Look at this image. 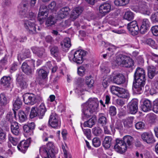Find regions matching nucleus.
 Returning <instances> with one entry per match:
<instances>
[{
    "instance_id": "obj_1",
    "label": "nucleus",
    "mask_w": 158,
    "mask_h": 158,
    "mask_svg": "<svg viewBox=\"0 0 158 158\" xmlns=\"http://www.w3.org/2000/svg\"><path fill=\"white\" fill-rule=\"evenodd\" d=\"M99 101L96 98H90L88 101L83 105L82 112L83 118H88L98 109Z\"/></svg>"
},
{
    "instance_id": "obj_2",
    "label": "nucleus",
    "mask_w": 158,
    "mask_h": 158,
    "mask_svg": "<svg viewBox=\"0 0 158 158\" xmlns=\"http://www.w3.org/2000/svg\"><path fill=\"white\" fill-rule=\"evenodd\" d=\"M134 78L135 82L134 84V88L140 94L144 89L146 80L145 70L142 68H137L134 73Z\"/></svg>"
},
{
    "instance_id": "obj_3",
    "label": "nucleus",
    "mask_w": 158,
    "mask_h": 158,
    "mask_svg": "<svg viewBox=\"0 0 158 158\" xmlns=\"http://www.w3.org/2000/svg\"><path fill=\"white\" fill-rule=\"evenodd\" d=\"M40 153L43 158H55V152L53 143L49 142L46 146L41 147Z\"/></svg>"
},
{
    "instance_id": "obj_4",
    "label": "nucleus",
    "mask_w": 158,
    "mask_h": 158,
    "mask_svg": "<svg viewBox=\"0 0 158 158\" xmlns=\"http://www.w3.org/2000/svg\"><path fill=\"white\" fill-rule=\"evenodd\" d=\"M28 3L27 2H22L19 7V14L25 18H27L30 20L35 19L36 15L32 12L28 11Z\"/></svg>"
},
{
    "instance_id": "obj_5",
    "label": "nucleus",
    "mask_w": 158,
    "mask_h": 158,
    "mask_svg": "<svg viewBox=\"0 0 158 158\" xmlns=\"http://www.w3.org/2000/svg\"><path fill=\"white\" fill-rule=\"evenodd\" d=\"M115 61L118 65L127 68H130L134 64L133 60L131 58L122 54L116 56Z\"/></svg>"
},
{
    "instance_id": "obj_6",
    "label": "nucleus",
    "mask_w": 158,
    "mask_h": 158,
    "mask_svg": "<svg viewBox=\"0 0 158 158\" xmlns=\"http://www.w3.org/2000/svg\"><path fill=\"white\" fill-rule=\"evenodd\" d=\"M86 52L83 50L80 49L75 51L73 55L70 54L69 56V60L73 61L77 64H81L83 62V57L85 56Z\"/></svg>"
},
{
    "instance_id": "obj_7",
    "label": "nucleus",
    "mask_w": 158,
    "mask_h": 158,
    "mask_svg": "<svg viewBox=\"0 0 158 158\" xmlns=\"http://www.w3.org/2000/svg\"><path fill=\"white\" fill-rule=\"evenodd\" d=\"M48 124L49 126L54 128L57 129L60 127V122L56 114L51 113L49 118Z\"/></svg>"
},
{
    "instance_id": "obj_8",
    "label": "nucleus",
    "mask_w": 158,
    "mask_h": 158,
    "mask_svg": "<svg viewBox=\"0 0 158 158\" xmlns=\"http://www.w3.org/2000/svg\"><path fill=\"white\" fill-rule=\"evenodd\" d=\"M127 144L123 140L117 139L114 146L115 150L120 153L125 152L127 148Z\"/></svg>"
},
{
    "instance_id": "obj_9",
    "label": "nucleus",
    "mask_w": 158,
    "mask_h": 158,
    "mask_svg": "<svg viewBox=\"0 0 158 158\" xmlns=\"http://www.w3.org/2000/svg\"><path fill=\"white\" fill-rule=\"evenodd\" d=\"M23 100L25 104L32 105L36 102V97L35 95L31 93H26L23 96Z\"/></svg>"
},
{
    "instance_id": "obj_10",
    "label": "nucleus",
    "mask_w": 158,
    "mask_h": 158,
    "mask_svg": "<svg viewBox=\"0 0 158 158\" xmlns=\"http://www.w3.org/2000/svg\"><path fill=\"white\" fill-rule=\"evenodd\" d=\"M138 101L136 99H133L128 104L127 108L129 113L134 114L138 110Z\"/></svg>"
},
{
    "instance_id": "obj_11",
    "label": "nucleus",
    "mask_w": 158,
    "mask_h": 158,
    "mask_svg": "<svg viewBox=\"0 0 158 158\" xmlns=\"http://www.w3.org/2000/svg\"><path fill=\"white\" fill-rule=\"evenodd\" d=\"M127 28L132 35H136L138 33L139 30L136 21L134 20L128 23Z\"/></svg>"
},
{
    "instance_id": "obj_12",
    "label": "nucleus",
    "mask_w": 158,
    "mask_h": 158,
    "mask_svg": "<svg viewBox=\"0 0 158 158\" xmlns=\"http://www.w3.org/2000/svg\"><path fill=\"white\" fill-rule=\"evenodd\" d=\"M110 4L108 3H104L99 7V13L103 16H104L109 13L111 10Z\"/></svg>"
},
{
    "instance_id": "obj_13",
    "label": "nucleus",
    "mask_w": 158,
    "mask_h": 158,
    "mask_svg": "<svg viewBox=\"0 0 158 158\" xmlns=\"http://www.w3.org/2000/svg\"><path fill=\"white\" fill-rule=\"evenodd\" d=\"M141 136L143 141L148 143H152L155 142L153 135L151 132H144L142 134Z\"/></svg>"
},
{
    "instance_id": "obj_14",
    "label": "nucleus",
    "mask_w": 158,
    "mask_h": 158,
    "mask_svg": "<svg viewBox=\"0 0 158 158\" xmlns=\"http://www.w3.org/2000/svg\"><path fill=\"white\" fill-rule=\"evenodd\" d=\"M49 71L46 69L45 67H42L36 70V73L38 78L46 79L48 77Z\"/></svg>"
},
{
    "instance_id": "obj_15",
    "label": "nucleus",
    "mask_w": 158,
    "mask_h": 158,
    "mask_svg": "<svg viewBox=\"0 0 158 158\" xmlns=\"http://www.w3.org/2000/svg\"><path fill=\"white\" fill-rule=\"evenodd\" d=\"M26 29L31 34H35L36 32L35 24L28 20H25L24 23Z\"/></svg>"
},
{
    "instance_id": "obj_16",
    "label": "nucleus",
    "mask_w": 158,
    "mask_h": 158,
    "mask_svg": "<svg viewBox=\"0 0 158 158\" xmlns=\"http://www.w3.org/2000/svg\"><path fill=\"white\" fill-rule=\"evenodd\" d=\"M33 53L40 58H44L46 56L44 49L43 48L33 47L31 48Z\"/></svg>"
},
{
    "instance_id": "obj_17",
    "label": "nucleus",
    "mask_w": 158,
    "mask_h": 158,
    "mask_svg": "<svg viewBox=\"0 0 158 158\" xmlns=\"http://www.w3.org/2000/svg\"><path fill=\"white\" fill-rule=\"evenodd\" d=\"M113 81L118 85H120L124 82L123 76L120 73L114 74L113 75Z\"/></svg>"
},
{
    "instance_id": "obj_18",
    "label": "nucleus",
    "mask_w": 158,
    "mask_h": 158,
    "mask_svg": "<svg viewBox=\"0 0 158 158\" xmlns=\"http://www.w3.org/2000/svg\"><path fill=\"white\" fill-rule=\"evenodd\" d=\"M70 10L69 8L67 6L61 9L58 13V19H63L65 18L69 15Z\"/></svg>"
},
{
    "instance_id": "obj_19",
    "label": "nucleus",
    "mask_w": 158,
    "mask_h": 158,
    "mask_svg": "<svg viewBox=\"0 0 158 158\" xmlns=\"http://www.w3.org/2000/svg\"><path fill=\"white\" fill-rule=\"evenodd\" d=\"M83 10V9L82 7H78L75 8L72 11L70 16L71 18L74 20L77 18L81 14Z\"/></svg>"
},
{
    "instance_id": "obj_20",
    "label": "nucleus",
    "mask_w": 158,
    "mask_h": 158,
    "mask_svg": "<svg viewBox=\"0 0 158 158\" xmlns=\"http://www.w3.org/2000/svg\"><path fill=\"white\" fill-rule=\"evenodd\" d=\"M150 26V23L147 19H143L142 22V25L140 29V32L144 34L146 32Z\"/></svg>"
},
{
    "instance_id": "obj_21",
    "label": "nucleus",
    "mask_w": 158,
    "mask_h": 158,
    "mask_svg": "<svg viewBox=\"0 0 158 158\" xmlns=\"http://www.w3.org/2000/svg\"><path fill=\"white\" fill-rule=\"evenodd\" d=\"M29 145L28 141L23 140L18 145V149L22 152L24 153L26 151Z\"/></svg>"
},
{
    "instance_id": "obj_22",
    "label": "nucleus",
    "mask_w": 158,
    "mask_h": 158,
    "mask_svg": "<svg viewBox=\"0 0 158 158\" xmlns=\"http://www.w3.org/2000/svg\"><path fill=\"white\" fill-rule=\"evenodd\" d=\"M152 102L148 99L144 101L143 104L141 107L142 110L144 112H147L150 110L152 108Z\"/></svg>"
},
{
    "instance_id": "obj_23",
    "label": "nucleus",
    "mask_w": 158,
    "mask_h": 158,
    "mask_svg": "<svg viewBox=\"0 0 158 158\" xmlns=\"http://www.w3.org/2000/svg\"><path fill=\"white\" fill-rule=\"evenodd\" d=\"M22 70L24 73L27 75L31 74L33 72L32 68L26 62L23 63L22 65Z\"/></svg>"
},
{
    "instance_id": "obj_24",
    "label": "nucleus",
    "mask_w": 158,
    "mask_h": 158,
    "mask_svg": "<svg viewBox=\"0 0 158 158\" xmlns=\"http://www.w3.org/2000/svg\"><path fill=\"white\" fill-rule=\"evenodd\" d=\"M22 102L21 100L19 98H18L13 104L14 109L13 111L14 116L15 117L16 115V112L15 110H17L19 109L22 105Z\"/></svg>"
},
{
    "instance_id": "obj_25",
    "label": "nucleus",
    "mask_w": 158,
    "mask_h": 158,
    "mask_svg": "<svg viewBox=\"0 0 158 158\" xmlns=\"http://www.w3.org/2000/svg\"><path fill=\"white\" fill-rule=\"evenodd\" d=\"M8 103V101L5 94H1V108L2 107V113H4L5 110L6 109L5 106Z\"/></svg>"
},
{
    "instance_id": "obj_26",
    "label": "nucleus",
    "mask_w": 158,
    "mask_h": 158,
    "mask_svg": "<svg viewBox=\"0 0 158 158\" xmlns=\"http://www.w3.org/2000/svg\"><path fill=\"white\" fill-rule=\"evenodd\" d=\"M30 52L28 50H26L24 52L20 53L18 56V59L19 62L26 58L29 57L30 56Z\"/></svg>"
},
{
    "instance_id": "obj_27",
    "label": "nucleus",
    "mask_w": 158,
    "mask_h": 158,
    "mask_svg": "<svg viewBox=\"0 0 158 158\" xmlns=\"http://www.w3.org/2000/svg\"><path fill=\"white\" fill-rule=\"evenodd\" d=\"M96 119V117L95 116H93L88 120L85 122L84 126L90 128L92 127L95 124Z\"/></svg>"
},
{
    "instance_id": "obj_28",
    "label": "nucleus",
    "mask_w": 158,
    "mask_h": 158,
    "mask_svg": "<svg viewBox=\"0 0 158 158\" xmlns=\"http://www.w3.org/2000/svg\"><path fill=\"white\" fill-rule=\"evenodd\" d=\"M112 140V139L110 136L106 137L102 143L103 147L106 149L109 148L110 147Z\"/></svg>"
},
{
    "instance_id": "obj_29",
    "label": "nucleus",
    "mask_w": 158,
    "mask_h": 158,
    "mask_svg": "<svg viewBox=\"0 0 158 158\" xmlns=\"http://www.w3.org/2000/svg\"><path fill=\"white\" fill-rule=\"evenodd\" d=\"M118 97L128 99L129 98V94L128 91L121 88L118 93Z\"/></svg>"
},
{
    "instance_id": "obj_30",
    "label": "nucleus",
    "mask_w": 158,
    "mask_h": 158,
    "mask_svg": "<svg viewBox=\"0 0 158 158\" xmlns=\"http://www.w3.org/2000/svg\"><path fill=\"white\" fill-rule=\"evenodd\" d=\"M98 122L102 126H105L107 123V119L103 113L99 114Z\"/></svg>"
},
{
    "instance_id": "obj_31",
    "label": "nucleus",
    "mask_w": 158,
    "mask_h": 158,
    "mask_svg": "<svg viewBox=\"0 0 158 158\" xmlns=\"http://www.w3.org/2000/svg\"><path fill=\"white\" fill-rule=\"evenodd\" d=\"M39 113V112L37 111V108L35 107L32 108L30 115V118H32L36 116H38L40 118H42V116H40V115Z\"/></svg>"
},
{
    "instance_id": "obj_32",
    "label": "nucleus",
    "mask_w": 158,
    "mask_h": 158,
    "mask_svg": "<svg viewBox=\"0 0 158 158\" xmlns=\"http://www.w3.org/2000/svg\"><path fill=\"white\" fill-rule=\"evenodd\" d=\"M134 17V14L133 13L130 11H127L125 12L123 18L126 20L130 21L133 20Z\"/></svg>"
},
{
    "instance_id": "obj_33",
    "label": "nucleus",
    "mask_w": 158,
    "mask_h": 158,
    "mask_svg": "<svg viewBox=\"0 0 158 158\" xmlns=\"http://www.w3.org/2000/svg\"><path fill=\"white\" fill-rule=\"evenodd\" d=\"M11 78L10 77L4 76L1 79V84L8 87L10 84Z\"/></svg>"
},
{
    "instance_id": "obj_34",
    "label": "nucleus",
    "mask_w": 158,
    "mask_h": 158,
    "mask_svg": "<svg viewBox=\"0 0 158 158\" xmlns=\"http://www.w3.org/2000/svg\"><path fill=\"white\" fill-rule=\"evenodd\" d=\"M46 110L44 103H42L37 108V111L39 112L40 116H44L45 114Z\"/></svg>"
},
{
    "instance_id": "obj_35",
    "label": "nucleus",
    "mask_w": 158,
    "mask_h": 158,
    "mask_svg": "<svg viewBox=\"0 0 158 158\" xmlns=\"http://www.w3.org/2000/svg\"><path fill=\"white\" fill-rule=\"evenodd\" d=\"M61 44L63 48H69L71 46L70 39L69 38H65L63 42H61Z\"/></svg>"
},
{
    "instance_id": "obj_36",
    "label": "nucleus",
    "mask_w": 158,
    "mask_h": 158,
    "mask_svg": "<svg viewBox=\"0 0 158 158\" xmlns=\"http://www.w3.org/2000/svg\"><path fill=\"white\" fill-rule=\"evenodd\" d=\"M7 124L6 123L3 124L2 129L3 132L1 131V140H3V142L5 141L6 140V134L4 131L7 130Z\"/></svg>"
},
{
    "instance_id": "obj_37",
    "label": "nucleus",
    "mask_w": 158,
    "mask_h": 158,
    "mask_svg": "<svg viewBox=\"0 0 158 158\" xmlns=\"http://www.w3.org/2000/svg\"><path fill=\"white\" fill-rule=\"evenodd\" d=\"M123 141L124 143H126L127 144V147L128 146L131 145L133 141V139L131 136L127 135L124 136L123 137Z\"/></svg>"
},
{
    "instance_id": "obj_38",
    "label": "nucleus",
    "mask_w": 158,
    "mask_h": 158,
    "mask_svg": "<svg viewBox=\"0 0 158 158\" xmlns=\"http://www.w3.org/2000/svg\"><path fill=\"white\" fill-rule=\"evenodd\" d=\"M129 0H115L114 3L117 6H124L129 2Z\"/></svg>"
},
{
    "instance_id": "obj_39",
    "label": "nucleus",
    "mask_w": 158,
    "mask_h": 158,
    "mask_svg": "<svg viewBox=\"0 0 158 158\" xmlns=\"http://www.w3.org/2000/svg\"><path fill=\"white\" fill-rule=\"evenodd\" d=\"M56 22L55 19L53 16H51L48 18L46 22V25L47 26H50L54 25Z\"/></svg>"
},
{
    "instance_id": "obj_40",
    "label": "nucleus",
    "mask_w": 158,
    "mask_h": 158,
    "mask_svg": "<svg viewBox=\"0 0 158 158\" xmlns=\"http://www.w3.org/2000/svg\"><path fill=\"white\" fill-rule=\"evenodd\" d=\"M51 54L55 57H58L60 56L59 49L57 47H52L50 50Z\"/></svg>"
},
{
    "instance_id": "obj_41",
    "label": "nucleus",
    "mask_w": 158,
    "mask_h": 158,
    "mask_svg": "<svg viewBox=\"0 0 158 158\" xmlns=\"http://www.w3.org/2000/svg\"><path fill=\"white\" fill-rule=\"evenodd\" d=\"M93 134L95 136H98L100 135L102 133V130L99 127H95L92 129Z\"/></svg>"
},
{
    "instance_id": "obj_42",
    "label": "nucleus",
    "mask_w": 158,
    "mask_h": 158,
    "mask_svg": "<svg viewBox=\"0 0 158 158\" xmlns=\"http://www.w3.org/2000/svg\"><path fill=\"white\" fill-rule=\"evenodd\" d=\"M152 86L153 88H155V89H151L150 90V93L151 94H153L156 93V89L158 90V81H153L152 83Z\"/></svg>"
},
{
    "instance_id": "obj_43",
    "label": "nucleus",
    "mask_w": 158,
    "mask_h": 158,
    "mask_svg": "<svg viewBox=\"0 0 158 158\" xmlns=\"http://www.w3.org/2000/svg\"><path fill=\"white\" fill-rule=\"evenodd\" d=\"M86 84L89 88H91L94 84V80L91 78L90 76L86 77Z\"/></svg>"
},
{
    "instance_id": "obj_44",
    "label": "nucleus",
    "mask_w": 158,
    "mask_h": 158,
    "mask_svg": "<svg viewBox=\"0 0 158 158\" xmlns=\"http://www.w3.org/2000/svg\"><path fill=\"white\" fill-rule=\"evenodd\" d=\"M133 119L129 118L125 120L124 122V126L127 128H129L132 126Z\"/></svg>"
},
{
    "instance_id": "obj_45",
    "label": "nucleus",
    "mask_w": 158,
    "mask_h": 158,
    "mask_svg": "<svg viewBox=\"0 0 158 158\" xmlns=\"http://www.w3.org/2000/svg\"><path fill=\"white\" fill-rule=\"evenodd\" d=\"M155 74V69L153 67H150L148 69V75L150 79H152Z\"/></svg>"
},
{
    "instance_id": "obj_46",
    "label": "nucleus",
    "mask_w": 158,
    "mask_h": 158,
    "mask_svg": "<svg viewBox=\"0 0 158 158\" xmlns=\"http://www.w3.org/2000/svg\"><path fill=\"white\" fill-rule=\"evenodd\" d=\"M121 88L117 86H113L110 88V91L112 94L118 96V93Z\"/></svg>"
},
{
    "instance_id": "obj_47",
    "label": "nucleus",
    "mask_w": 158,
    "mask_h": 158,
    "mask_svg": "<svg viewBox=\"0 0 158 158\" xmlns=\"http://www.w3.org/2000/svg\"><path fill=\"white\" fill-rule=\"evenodd\" d=\"M19 120L21 122L25 121L27 119L26 115L23 111H19L18 113Z\"/></svg>"
},
{
    "instance_id": "obj_48",
    "label": "nucleus",
    "mask_w": 158,
    "mask_h": 158,
    "mask_svg": "<svg viewBox=\"0 0 158 158\" xmlns=\"http://www.w3.org/2000/svg\"><path fill=\"white\" fill-rule=\"evenodd\" d=\"M48 8L52 11H56L58 6L55 1H52L48 6Z\"/></svg>"
},
{
    "instance_id": "obj_49",
    "label": "nucleus",
    "mask_w": 158,
    "mask_h": 158,
    "mask_svg": "<svg viewBox=\"0 0 158 158\" xmlns=\"http://www.w3.org/2000/svg\"><path fill=\"white\" fill-rule=\"evenodd\" d=\"M46 11L45 6L44 5H41L39 9V12L38 14V17L43 16L44 15Z\"/></svg>"
},
{
    "instance_id": "obj_50",
    "label": "nucleus",
    "mask_w": 158,
    "mask_h": 158,
    "mask_svg": "<svg viewBox=\"0 0 158 158\" xmlns=\"http://www.w3.org/2000/svg\"><path fill=\"white\" fill-rule=\"evenodd\" d=\"M86 69L83 66H81L77 69L78 74L81 76H83L85 73Z\"/></svg>"
},
{
    "instance_id": "obj_51",
    "label": "nucleus",
    "mask_w": 158,
    "mask_h": 158,
    "mask_svg": "<svg viewBox=\"0 0 158 158\" xmlns=\"http://www.w3.org/2000/svg\"><path fill=\"white\" fill-rule=\"evenodd\" d=\"M110 127L111 129L113 128V127L112 126H110ZM123 127V125L121 122L120 120H118L116 122L115 126L113 127V128L118 130H121L122 129Z\"/></svg>"
},
{
    "instance_id": "obj_52",
    "label": "nucleus",
    "mask_w": 158,
    "mask_h": 158,
    "mask_svg": "<svg viewBox=\"0 0 158 158\" xmlns=\"http://www.w3.org/2000/svg\"><path fill=\"white\" fill-rule=\"evenodd\" d=\"M27 125H25L23 126V129L25 133L28 135H32L33 134V131L30 130Z\"/></svg>"
},
{
    "instance_id": "obj_53",
    "label": "nucleus",
    "mask_w": 158,
    "mask_h": 158,
    "mask_svg": "<svg viewBox=\"0 0 158 158\" xmlns=\"http://www.w3.org/2000/svg\"><path fill=\"white\" fill-rule=\"evenodd\" d=\"M8 139L9 141L14 146H16L18 142V139L14 138L10 134L8 135Z\"/></svg>"
},
{
    "instance_id": "obj_54",
    "label": "nucleus",
    "mask_w": 158,
    "mask_h": 158,
    "mask_svg": "<svg viewBox=\"0 0 158 158\" xmlns=\"http://www.w3.org/2000/svg\"><path fill=\"white\" fill-rule=\"evenodd\" d=\"M83 132L85 136L88 139L90 138L91 136V130L89 129H84L82 127Z\"/></svg>"
},
{
    "instance_id": "obj_55",
    "label": "nucleus",
    "mask_w": 158,
    "mask_h": 158,
    "mask_svg": "<svg viewBox=\"0 0 158 158\" xmlns=\"http://www.w3.org/2000/svg\"><path fill=\"white\" fill-rule=\"evenodd\" d=\"M92 143L93 146L95 147H98L101 144V141L99 138L98 137H95L92 140Z\"/></svg>"
},
{
    "instance_id": "obj_56",
    "label": "nucleus",
    "mask_w": 158,
    "mask_h": 158,
    "mask_svg": "<svg viewBox=\"0 0 158 158\" xmlns=\"http://www.w3.org/2000/svg\"><path fill=\"white\" fill-rule=\"evenodd\" d=\"M145 124L142 122H139L136 123L135 124V128L137 130H142L144 128Z\"/></svg>"
},
{
    "instance_id": "obj_57",
    "label": "nucleus",
    "mask_w": 158,
    "mask_h": 158,
    "mask_svg": "<svg viewBox=\"0 0 158 158\" xmlns=\"http://www.w3.org/2000/svg\"><path fill=\"white\" fill-rule=\"evenodd\" d=\"M110 82V79L109 77H107L105 78L102 81V85L103 87L106 88L109 85Z\"/></svg>"
},
{
    "instance_id": "obj_58",
    "label": "nucleus",
    "mask_w": 158,
    "mask_h": 158,
    "mask_svg": "<svg viewBox=\"0 0 158 158\" xmlns=\"http://www.w3.org/2000/svg\"><path fill=\"white\" fill-rule=\"evenodd\" d=\"M153 110L156 113H157L158 112V99L155 100L154 101Z\"/></svg>"
},
{
    "instance_id": "obj_59",
    "label": "nucleus",
    "mask_w": 158,
    "mask_h": 158,
    "mask_svg": "<svg viewBox=\"0 0 158 158\" xmlns=\"http://www.w3.org/2000/svg\"><path fill=\"white\" fill-rule=\"evenodd\" d=\"M109 112L112 116H114L116 114V109L114 106H111L109 108Z\"/></svg>"
},
{
    "instance_id": "obj_60",
    "label": "nucleus",
    "mask_w": 158,
    "mask_h": 158,
    "mask_svg": "<svg viewBox=\"0 0 158 158\" xmlns=\"http://www.w3.org/2000/svg\"><path fill=\"white\" fill-rule=\"evenodd\" d=\"M154 35L155 36L158 35V26H153L151 29Z\"/></svg>"
},
{
    "instance_id": "obj_61",
    "label": "nucleus",
    "mask_w": 158,
    "mask_h": 158,
    "mask_svg": "<svg viewBox=\"0 0 158 158\" xmlns=\"http://www.w3.org/2000/svg\"><path fill=\"white\" fill-rule=\"evenodd\" d=\"M101 71L102 73L105 74L109 73L110 70L109 68L102 66L101 67Z\"/></svg>"
},
{
    "instance_id": "obj_62",
    "label": "nucleus",
    "mask_w": 158,
    "mask_h": 158,
    "mask_svg": "<svg viewBox=\"0 0 158 158\" xmlns=\"http://www.w3.org/2000/svg\"><path fill=\"white\" fill-rule=\"evenodd\" d=\"M18 84L19 87L22 89H25L27 87L26 83L24 81H18Z\"/></svg>"
},
{
    "instance_id": "obj_63",
    "label": "nucleus",
    "mask_w": 158,
    "mask_h": 158,
    "mask_svg": "<svg viewBox=\"0 0 158 158\" xmlns=\"http://www.w3.org/2000/svg\"><path fill=\"white\" fill-rule=\"evenodd\" d=\"M141 12L143 14L147 15H149L150 14V10L147 8L146 6H145L144 8H142L141 9Z\"/></svg>"
},
{
    "instance_id": "obj_64",
    "label": "nucleus",
    "mask_w": 158,
    "mask_h": 158,
    "mask_svg": "<svg viewBox=\"0 0 158 158\" xmlns=\"http://www.w3.org/2000/svg\"><path fill=\"white\" fill-rule=\"evenodd\" d=\"M151 19L154 22H158V12L155 13L152 15Z\"/></svg>"
}]
</instances>
